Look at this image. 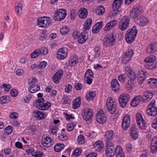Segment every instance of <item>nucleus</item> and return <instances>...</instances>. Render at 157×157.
Returning <instances> with one entry per match:
<instances>
[{"label": "nucleus", "mask_w": 157, "mask_h": 157, "mask_svg": "<svg viewBox=\"0 0 157 157\" xmlns=\"http://www.w3.org/2000/svg\"><path fill=\"white\" fill-rule=\"evenodd\" d=\"M106 107L108 111L111 114L114 113L116 110V103L111 97H108L107 99Z\"/></svg>", "instance_id": "1"}, {"label": "nucleus", "mask_w": 157, "mask_h": 157, "mask_svg": "<svg viewBox=\"0 0 157 157\" xmlns=\"http://www.w3.org/2000/svg\"><path fill=\"white\" fill-rule=\"evenodd\" d=\"M123 0H114L112 4L113 11L111 12V16L115 17L120 12V6Z\"/></svg>", "instance_id": "2"}, {"label": "nucleus", "mask_w": 157, "mask_h": 157, "mask_svg": "<svg viewBox=\"0 0 157 157\" xmlns=\"http://www.w3.org/2000/svg\"><path fill=\"white\" fill-rule=\"evenodd\" d=\"M155 102V101L152 100L147 106L146 112L149 116H155L157 115V108Z\"/></svg>", "instance_id": "3"}, {"label": "nucleus", "mask_w": 157, "mask_h": 157, "mask_svg": "<svg viewBox=\"0 0 157 157\" xmlns=\"http://www.w3.org/2000/svg\"><path fill=\"white\" fill-rule=\"evenodd\" d=\"M51 22V19L47 17H43L37 20L38 26L41 28L48 27Z\"/></svg>", "instance_id": "4"}, {"label": "nucleus", "mask_w": 157, "mask_h": 157, "mask_svg": "<svg viewBox=\"0 0 157 157\" xmlns=\"http://www.w3.org/2000/svg\"><path fill=\"white\" fill-rule=\"evenodd\" d=\"M129 17L127 16H124L121 18L119 22V27L122 30H124L128 27L130 23Z\"/></svg>", "instance_id": "5"}, {"label": "nucleus", "mask_w": 157, "mask_h": 157, "mask_svg": "<svg viewBox=\"0 0 157 157\" xmlns=\"http://www.w3.org/2000/svg\"><path fill=\"white\" fill-rule=\"evenodd\" d=\"M82 118L86 121L91 120L93 116V111L91 109L88 108H84L82 113Z\"/></svg>", "instance_id": "6"}, {"label": "nucleus", "mask_w": 157, "mask_h": 157, "mask_svg": "<svg viewBox=\"0 0 157 157\" xmlns=\"http://www.w3.org/2000/svg\"><path fill=\"white\" fill-rule=\"evenodd\" d=\"M130 98V96L127 94H122L118 98L119 105L122 108L125 107Z\"/></svg>", "instance_id": "7"}, {"label": "nucleus", "mask_w": 157, "mask_h": 157, "mask_svg": "<svg viewBox=\"0 0 157 157\" xmlns=\"http://www.w3.org/2000/svg\"><path fill=\"white\" fill-rule=\"evenodd\" d=\"M67 12L65 9H59L58 11L55 13L53 18L56 21H61L65 18Z\"/></svg>", "instance_id": "8"}, {"label": "nucleus", "mask_w": 157, "mask_h": 157, "mask_svg": "<svg viewBox=\"0 0 157 157\" xmlns=\"http://www.w3.org/2000/svg\"><path fill=\"white\" fill-rule=\"evenodd\" d=\"M127 33L125 34V39L127 38L130 39H134L138 33V30L136 26H134L131 29L127 31Z\"/></svg>", "instance_id": "9"}, {"label": "nucleus", "mask_w": 157, "mask_h": 157, "mask_svg": "<svg viewBox=\"0 0 157 157\" xmlns=\"http://www.w3.org/2000/svg\"><path fill=\"white\" fill-rule=\"evenodd\" d=\"M105 144H113L112 141L114 136V132L112 130H109L106 131L105 135Z\"/></svg>", "instance_id": "10"}, {"label": "nucleus", "mask_w": 157, "mask_h": 157, "mask_svg": "<svg viewBox=\"0 0 157 157\" xmlns=\"http://www.w3.org/2000/svg\"><path fill=\"white\" fill-rule=\"evenodd\" d=\"M142 10V8L141 6H134L130 11V16L132 18L136 19L140 15Z\"/></svg>", "instance_id": "11"}, {"label": "nucleus", "mask_w": 157, "mask_h": 157, "mask_svg": "<svg viewBox=\"0 0 157 157\" xmlns=\"http://www.w3.org/2000/svg\"><path fill=\"white\" fill-rule=\"evenodd\" d=\"M133 53L134 51L132 49H130L127 52H126L125 55L122 58V62L124 64H127L129 62Z\"/></svg>", "instance_id": "12"}, {"label": "nucleus", "mask_w": 157, "mask_h": 157, "mask_svg": "<svg viewBox=\"0 0 157 157\" xmlns=\"http://www.w3.org/2000/svg\"><path fill=\"white\" fill-rule=\"evenodd\" d=\"M113 144H105V154L108 157H112L115 154Z\"/></svg>", "instance_id": "13"}, {"label": "nucleus", "mask_w": 157, "mask_h": 157, "mask_svg": "<svg viewBox=\"0 0 157 157\" xmlns=\"http://www.w3.org/2000/svg\"><path fill=\"white\" fill-rule=\"evenodd\" d=\"M42 144L45 147H50L53 144V141L50 137L44 135L42 137Z\"/></svg>", "instance_id": "14"}, {"label": "nucleus", "mask_w": 157, "mask_h": 157, "mask_svg": "<svg viewBox=\"0 0 157 157\" xmlns=\"http://www.w3.org/2000/svg\"><path fill=\"white\" fill-rule=\"evenodd\" d=\"M130 117L128 115H125L123 118L122 127L123 130H126L129 127L130 124Z\"/></svg>", "instance_id": "15"}, {"label": "nucleus", "mask_w": 157, "mask_h": 157, "mask_svg": "<svg viewBox=\"0 0 157 157\" xmlns=\"http://www.w3.org/2000/svg\"><path fill=\"white\" fill-rule=\"evenodd\" d=\"M96 120L98 123L101 124L105 123L106 121V118L103 111L100 110L96 114Z\"/></svg>", "instance_id": "16"}, {"label": "nucleus", "mask_w": 157, "mask_h": 157, "mask_svg": "<svg viewBox=\"0 0 157 157\" xmlns=\"http://www.w3.org/2000/svg\"><path fill=\"white\" fill-rule=\"evenodd\" d=\"M147 52L149 54L153 53L157 51V43L153 42L148 45L146 48Z\"/></svg>", "instance_id": "17"}, {"label": "nucleus", "mask_w": 157, "mask_h": 157, "mask_svg": "<svg viewBox=\"0 0 157 157\" xmlns=\"http://www.w3.org/2000/svg\"><path fill=\"white\" fill-rule=\"evenodd\" d=\"M67 55V50L64 48H60L58 51L57 53V57L59 59H63Z\"/></svg>", "instance_id": "18"}, {"label": "nucleus", "mask_w": 157, "mask_h": 157, "mask_svg": "<svg viewBox=\"0 0 157 157\" xmlns=\"http://www.w3.org/2000/svg\"><path fill=\"white\" fill-rule=\"evenodd\" d=\"M63 70H58L54 74L52 77V79L53 82L56 83H58L63 76Z\"/></svg>", "instance_id": "19"}, {"label": "nucleus", "mask_w": 157, "mask_h": 157, "mask_svg": "<svg viewBox=\"0 0 157 157\" xmlns=\"http://www.w3.org/2000/svg\"><path fill=\"white\" fill-rule=\"evenodd\" d=\"M155 57L153 55L150 56L145 58L144 60L145 62L148 63H151L147 64V65L149 66L148 67L150 69H153L155 67V65L151 63L155 60Z\"/></svg>", "instance_id": "20"}, {"label": "nucleus", "mask_w": 157, "mask_h": 157, "mask_svg": "<svg viewBox=\"0 0 157 157\" xmlns=\"http://www.w3.org/2000/svg\"><path fill=\"white\" fill-rule=\"evenodd\" d=\"M35 117L38 120H42L45 118L47 114L44 112L38 110H36L33 111Z\"/></svg>", "instance_id": "21"}, {"label": "nucleus", "mask_w": 157, "mask_h": 157, "mask_svg": "<svg viewBox=\"0 0 157 157\" xmlns=\"http://www.w3.org/2000/svg\"><path fill=\"white\" fill-rule=\"evenodd\" d=\"M93 146L96 151L101 152L103 151V144L100 140L96 141L94 144Z\"/></svg>", "instance_id": "22"}, {"label": "nucleus", "mask_w": 157, "mask_h": 157, "mask_svg": "<svg viewBox=\"0 0 157 157\" xmlns=\"http://www.w3.org/2000/svg\"><path fill=\"white\" fill-rule=\"evenodd\" d=\"M115 155L116 157H125V154L122 147L117 146L115 148Z\"/></svg>", "instance_id": "23"}, {"label": "nucleus", "mask_w": 157, "mask_h": 157, "mask_svg": "<svg viewBox=\"0 0 157 157\" xmlns=\"http://www.w3.org/2000/svg\"><path fill=\"white\" fill-rule=\"evenodd\" d=\"M111 85L113 91L115 92L119 91L120 87V85L116 79H113L111 82Z\"/></svg>", "instance_id": "24"}, {"label": "nucleus", "mask_w": 157, "mask_h": 157, "mask_svg": "<svg viewBox=\"0 0 157 157\" xmlns=\"http://www.w3.org/2000/svg\"><path fill=\"white\" fill-rule=\"evenodd\" d=\"M135 21L137 24L141 26L146 25L149 22L148 18L144 17H142L139 19H137Z\"/></svg>", "instance_id": "25"}, {"label": "nucleus", "mask_w": 157, "mask_h": 157, "mask_svg": "<svg viewBox=\"0 0 157 157\" xmlns=\"http://www.w3.org/2000/svg\"><path fill=\"white\" fill-rule=\"evenodd\" d=\"M137 130L136 125H134L131 126L130 134L132 137L135 140H136L138 136Z\"/></svg>", "instance_id": "26"}, {"label": "nucleus", "mask_w": 157, "mask_h": 157, "mask_svg": "<svg viewBox=\"0 0 157 157\" xmlns=\"http://www.w3.org/2000/svg\"><path fill=\"white\" fill-rule=\"evenodd\" d=\"M151 152L155 153L157 151V137H154L151 143Z\"/></svg>", "instance_id": "27"}, {"label": "nucleus", "mask_w": 157, "mask_h": 157, "mask_svg": "<svg viewBox=\"0 0 157 157\" xmlns=\"http://www.w3.org/2000/svg\"><path fill=\"white\" fill-rule=\"evenodd\" d=\"M125 73L130 78L134 79L136 77V74L131 68L127 67L125 68Z\"/></svg>", "instance_id": "28"}, {"label": "nucleus", "mask_w": 157, "mask_h": 157, "mask_svg": "<svg viewBox=\"0 0 157 157\" xmlns=\"http://www.w3.org/2000/svg\"><path fill=\"white\" fill-rule=\"evenodd\" d=\"M78 61V56L76 55L71 56L69 59V65L71 66H75L77 63Z\"/></svg>", "instance_id": "29"}, {"label": "nucleus", "mask_w": 157, "mask_h": 157, "mask_svg": "<svg viewBox=\"0 0 157 157\" xmlns=\"http://www.w3.org/2000/svg\"><path fill=\"white\" fill-rule=\"evenodd\" d=\"M142 99V96H138L134 98L131 103V105L132 106L135 107L139 104Z\"/></svg>", "instance_id": "30"}, {"label": "nucleus", "mask_w": 157, "mask_h": 157, "mask_svg": "<svg viewBox=\"0 0 157 157\" xmlns=\"http://www.w3.org/2000/svg\"><path fill=\"white\" fill-rule=\"evenodd\" d=\"M44 101V99L43 98H41L37 100L34 103L33 105L37 109H40Z\"/></svg>", "instance_id": "31"}, {"label": "nucleus", "mask_w": 157, "mask_h": 157, "mask_svg": "<svg viewBox=\"0 0 157 157\" xmlns=\"http://www.w3.org/2000/svg\"><path fill=\"white\" fill-rule=\"evenodd\" d=\"M79 17L81 19L85 18L87 15V12L86 9H81L80 10H79L78 12Z\"/></svg>", "instance_id": "32"}, {"label": "nucleus", "mask_w": 157, "mask_h": 157, "mask_svg": "<svg viewBox=\"0 0 157 157\" xmlns=\"http://www.w3.org/2000/svg\"><path fill=\"white\" fill-rule=\"evenodd\" d=\"M72 107L73 109L78 108L81 104L80 99L79 98H75L72 102Z\"/></svg>", "instance_id": "33"}, {"label": "nucleus", "mask_w": 157, "mask_h": 157, "mask_svg": "<svg viewBox=\"0 0 157 157\" xmlns=\"http://www.w3.org/2000/svg\"><path fill=\"white\" fill-rule=\"evenodd\" d=\"M96 93L95 91H90L87 93L85 97L87 100H91L93 99Z\"/></svg>", "instance_id": "34"}, {"label": "nucleus", "mask_w": 157, "mask_h": 157, "mask_svg": "<svg viewBox=\"0 0 157 157\" xmlns=\"http://www.w3.org/2000/svg\"><path fill=\"white\" fill-rule=\"evenodd\" d=\"M144 95L146 97L145 101H147L150 100L152 98L153 93L150 91H147L144 92Z\"/></svg>", "instance_id": "35"}, {"label": "nucleus", "mask_w": 157, "mask_h": 157, "mask_svg": "<svg viewBox=\"0 0 157 157\" xmlns=\"http://www.w3.org/2000/svg\"><path fill=\"white\" fill-rule=\"evenodd\" d=\"M92 23V20L90 18H89L84 23V29L85 30H88L90 29Z\"/></svg>", "instance_id": "36"}, {"label": "nucleus", "mask_w": 157, "mask_h": 157, "mask_svg": "<svg viewBox=\"0 0 157 157\" xmlns=\"http://www.w3.org/2000/svg\"><path fill=\"white\" fill-rule=\"evenodd\" d=\"M148 83L151 88H154L157 86V80L155 78H150L148 80Z\"/></svg>", "instance_id": "37"}, {"label": "nucleus", "mask_w": 157, "mask_h": 157, "mask_svg": "<svg viewBox=\"0 0 157 157\" xmlns=\"http://www.w3.org/2000/svg\"><path fill=\"white\" fill-rule=\"evenodd\" d=\"M94 52V59H98L101 55L100 48L99 46H97L95 47Z\"/></svg>", "instance_id": "38"}, {"label": "nucleus", "mask_w": 157, "mask_h": 157, "mask_svg": "<svg viewBox=\"0 0 157 157\" xmlns=\"http://www.w3.org/2000/svg\"><path fill=\"white\" fill-rule=\"evenodd\" d=\"M40 89V87L38 86L35 85L31 86L28 88L29 91L32 93H34L38 91Z\"/></svg>", "instance_id": "39"}, {"label": "nucleus", "mask_w": 157, "mask_h": 157, "mask_svg": "<svg viewBox=\"0 0 157 157\" xmlns=\"http://www.w3.org/2000/svg\"><path fill=\"white\" fill-rule=\"evenodd\" d=\"M115 40H103L102 42L104 46H109L113 45L115 43Z\"/></svg>", "instance_id": "40"}, {"label": "nucleus", "mask_w": 157, "mask_h": 157, "mask_svg": "<svg viewBox=\"0 0 157 157\" xmlns=\"http://www.w3.org/2000/svg\"><path fill=\"white\" fill-rule=\"evenodd\" d=\"M88 36V33L86 31L82 32L79 35V39H87Z\"/></svg>", "instance_id": "41"}, {"label": "nucleus", "mask_w": 157, "mask_h": 157, "mask_svg": "<svg viewBox=\"0 0 157 157\" xmlns=\"http://www.w3.org/2000/svg\"><path fill=\"white\" fill-rule=\"evenodd\" d=\"M64 145L63 144H57L54 147L55 151L59 152L61 151L64 148Z\"/></svg>", "instance_id": "42"}, {"label": "nucleus", "mask_w": 157, "mask_h": 157, "mask_svg": "<svg viewBox=\"0 0 157 157\" xmlns=\"http://www.w3.org/2000/svg\"><path fill=\"white\" fill-rule=\"evenodd\" d=\"M58 130V128L57 127L51 126L49 128L48 132L51 134L55 135L56 134Z\"/></svg>", "instance_id": "43"}, {"label": "nucleus", "mask_w": 157, "mask_h": 157, "mask_svg": "<svg viewBox=\"0 0 157 157\" xmlns=\"http://www.w3.org/2000/svg\"><path fill=\"white\" fill-rule=\"evenodd\" d=\"M51 106V104L49 102H46L45 103H44L40 110H45L49 108Z\"/></svg>", "instance_id": "44"}, {"label": "nucleus", "mask_w": 157, "mask_h": 157, "mask_svg": "<svg viewBox=\"0 0 157 157\" xmlns=\"http://www.w3.org/2000/svg\"><path fill=\"white\" fill-rule=\"evenodd\" d=\"M105 11V8L103 6H98L96 10V13L98 15H101L103 14Z\"/></svg>", "instance_id": "45"}, {"label": "nucleus", "mask_w": 157, "mask_h": 157, "mask_svg": "<svg viewBox=\"0 0 157 157\" xmlns=\"http://www.w3.org/2000/svg\"><path fill=\"white\" fill-rule=\"evenodd\" d=\"M22 5L20 3H18L17 5L15 7L16 13L19 15H20L22 13Z\"/></svg>", "instance_id": "46"}, {"label": "nucleus", "mask_w": 157, "mask_h": 157, "mask_svg": "<svg viewBox=\"0 0 157 157\" xmlns=\"http://www.w3.org/2000/svg\"><path fill=\"white\" fill-rule=\"evenodd\" d=\"M94 76V74L92 70L90 69H88L85 74V78H93Z\"/></svg>", "instance_id": "47"}, {"label": "nucleus", "mask_w": 157, "mask_h": 157, "mask_svg": "<svg viewBox=\"0 0 157 157\" xmlns=\"http://www.w3.org/2000/svg\"><path fill=\"white\" fill-rule=\"evenodd\" d=\"M69 31L68 28L66 26L63 27V28L60 30V33L62 35H66L67 34Z\"/></svg>", "instance_id": "48"}, {"label": "nucleus", "mask_w": 157, "mask_h": 157, "mask_svg": "<svg viewBox=\"0 0 157 157\" xmlns=\"http://www.w3.org/2000/svg\"><path fill=\"white\" fill-rule=\"evenodd\" d=\"M37 81V79L36 77H33L29 80V84L30 86L34 85Z\"/></svg>", "instance_id": "49"}, {"label": "nucleus", "mask_w": 157, "mask_h": 157, "mask_svg": "<svg viewBox=\"0 0 157 157\" xmlns=\"http://www.w3.org/2000/svg\"><path fill=\"white\" fill-rule=\"evenodd\" d=\"M58 138L59 140L64 141L67 140L68 137L67 135H64V133H61L59 134Z\"/></svg>", "instance_id": "50"}, {"label": "nucleus", "mask_w": 157, "mask_h": 157, "mask_svg": "<svg viewBox=\"0 0 157 157\" xmlns=\"http://www.w3.org/2000/svg\"><path fill=\"white\" fill-rule=\"evenodd\" d=\"M105 39H115L117 38L115 34L111 33L106 34L105 36Z\"/></svg>", "instance_id": "51"}, {"label": "nucleus", "mask_w": 157, "mask_h": 157, "mask_svg": "<svg viewBox=\"0 0 157 157\" xmlns=\"http://www.w3.org/2000/svg\"><path fill=\"white\" fill-rule=\"evenodd\" d=\"M40 52L41 55H45L47 54L48 52V49L46 47H42L40 48H39Z\"/></svg>", "instance_id": "52"}, {"label": "nucleus", "mask_w": 157, "mask_h": 157, "mask_svg": "<svg viewBox=\"0 0 157 157\" xmlns=\"http://www.w3.org/2000/svg\"><path fill=\"white\" fill-rule=\"evenodd\" d=\"M85 142V138L82 135H80L78 137V143L79 144H82Z\"/></svg>", "instance_id": "53"}, {"label": "nucleus", "mask_w": 157, "mask_h": 157, "mask_svg": "<svg viewBox=\"0 0 157 157\" xmlns=\"http://www.w3.org/2000/svg\"><path fill=\"white\" fill-rule=\"evenodd\" d=\"M147 75V73L142 71V70L140 69L138 71V77H141V78L144 77L145 78H146Z\"/></svg>", "instance_id": "54"}, {"label": "nucleus", "mask_w": 157, "mask_h": 157, "mask_svg": "<svg viewBox=\"0 0 157 157\" xmlns=\"http://www.w3.org/2000/svg\"><path fill=\"white\" fill-rule=\"evenodd\" d=\"M62 101L64 104H69L71 102V100L69 97L67 96H63Z\"/></svg>", "instance_id": "55"}, {"label": "nucleus", "mask_w": 157, "mask_h": 157, "mask_svg": "<svg viewBox=\"0 0 157 157\" xmlns=\"http://www.w3.org/2000/svg\"><path fill=\"white\" fill-rule=\"evenodd\" d=\"M136 120L137 123L144 120L140 113H138L136 115Z\"/></svg>", "instance_id": "56"}, {"label": "nucleus", "mask_w": 157, "mask_h": 157, "mask_svg": "<svg viewBox=\"0 0 157 157\" xmlns=\"http://www.w3.org/2000/svg\"><path fill=\"white\" fill-rule=\"evenodd\" d=\"M134 84L132 81L131 80H128L126 84V87L128 90L131 89L134 86Z\"/></svg>", "instance_id": "57"}, {"label": "nucleus", "mask_w": 157, "mask_h": 157, "mask_svg": "<svg viewBox=\"0 0 157 157\" xmlns=\"http://www.w3.org/2000/svg\"><path fill=\"white\" fill-rule=\"evenodd\" d=\"M13 131V128L11 126H8L6 128L5 130V133L7 135L10 134Z\"/></svg>", "instance_id": "58"}, {"label": "nucleus", "mask_w": 157, "mask_h": 157, "mask_svg": "<svg viewBox=\"0 0 157 157\" xmlns=\"http://www.w3.org/2000/svg\"><path fill=\"white\" fill-rule=\"evenodd\" d=\"M126 76L124 74H121L118 76V79L120 82L123 83L125 81Z\"/></svg>", "instance_id": "59"}, {"label": "nucleus", "mask_w": 157, "mask_h": 157, "mask_svg": "<svg viewBox=\"0 0 157 157\" xmlns=\"http://www.w3.org/2000/svg\"><path fill=\"white\" fill-rule=\"evenodd\" d=\"M81 153V150L79 148L76 149L72 155L73 157H76L80 155Z\"/></svg>", "instance_id": "60"}, {"label": "nucleus", "mask_w": 157, "mask_h": 157, "mask_svg": "<svg viewBox=\"0 0 157 157\" xmlns=\"http://www.w3.org/2000/svg\"><path fill=\"white\" fill-rule=\"evenodd\" d=\"M70 16L71 19L72 20L75 19L77 16L76 12L75 10H72L70 11Z\"/></svg>", "instance_id": "61"}, {"label": "nucleus", "mask_w": 157, "mask_h": 157, "mask_svg": "<svg viewBox=\"0 0 157 157\" xmlns=\"http://www.w3.org/2000/svg\"><path fill=\"white\" fill-rule=\"evenodd\" d=\"M137 124L140 128L143 129H145L146 124L144 120L143 121H141L137 123Z\"/></svg>", "instance_id": "62"}, {"label": "nucleus", "mask_w": 157, "mask_h": 157, "mask_svg": "<svg viewBox=\"0 0 157 157\" xmlns=\"http://www.w3.org/2000/svg\"><path fill=\"white\" fill-rule=\"evenodd\" d=\"M75 125L72 123H68L67 124V131L70 132L74 128Z\"/></svg>", "instance_id": "63"}, {"label": "nucleus", "mask_w": 157, "mask_h": 157, "mask_svg": "<svg viewBox=\"0 0 157 157\" xmlns=\"http://www.w3.org/2000/svg\"><path fill=\"white\" fill-rule=\"evenodd\" d=\"M126 149L128 152H131L133 149L132 145L130 143L127 144L126 145Z\"/></svg>", "instance_id": "64"}]
</instances>
